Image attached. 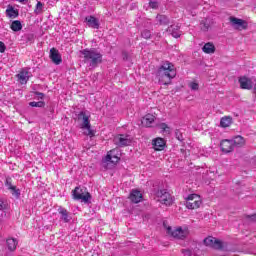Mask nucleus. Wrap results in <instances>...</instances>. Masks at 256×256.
I'll list each match as a JSON object with an SVG mask.
<instances>
[{
    "label": "nucleus",
    "mask_w": 256,
    "mask_h": 256,
    "mask_svg": "<svg viewBox=\"0 0 256 256\" xmlns=\"http://www.w3.org/2000/svg\"><path fill=\"white\" fill-rule=\"evenodd\" d=\"M156 77L160 85H171V80L177 77V70L175 65L169 61L162 62L156 72Z\"/></svg>",
    "instance_id": "obj_1"
},
{
    "label": "nucleus",
    "mask_w": 256,
    "mask_h": 256,
    "mask_svg": "<svg viewBox=\"0 0 256 256\" xmlns=\"http://www.w3.org/2000/svg\"><path fill=\"white\" fill-rule=\"evenodd\" d=\"M83 57V62L88 66L95 68L103 63V54L97 48H86L80 51Z\"/></svg>",
    "instance_id": "obj_2"
},
{
    "label": "nucleus",
    "mask_w": 256,
    "mask_h": 256,
    "mask_svg": "<svg viewBox=\"0 0 256 256\" xmlns=\"http://www.w3.org/2000/svg\"><path fill=\"white\" fill-rule=\"evenodd\" d=\"M78 121H82L80 124V129H86L84 135L87 137H95V132L91 129V121L89 120V115L85 111H81L77 117Z\"/></svg>",
    "instance_id": "obj_3"
},
{
    "label": "nucleus",
    "mask_w": 256,
    "mask_h": 256,
    "mask_svg": "<svg viewBox=\"0 0 256 256\" xmlns=\"http://www.w3.org/2000/svg\"><path fill=\"white\" fill-rule=\"evenodd\" d=\"M225 143L226 147H228L226 148L225 153H231L235 147H243L245 145V138L242 136H236L233 140L226 139Z\"/></svg>",
    "instance_id": "obj_4"
},
{
    "label": "nucleus",
    "mask_w": 256,
    "mask_h": 256,
    "mask_svg": "<svg viewBox=\"0 0 256 256\" xmlns=\"http://www.w3.org/2000/svg\"><path fill=\"white\" fill-rule=\"evenodd\" d=\"M203 243L206 247L210 249H215L216 251H221L223 249V241L213 237L208 236L203 240Z\"/></svg>",
    "instance_id": "obj_5"
},
{
    "label": "nucleus",
    "mask_w": 256,
    "mask_h": 256,
    "mask_svg": "<svg viewBox=\"0 0 256 256\" xmlns=\"http://www.w3.org/2000/svg\"><path fill=\"white\" fill-rule=\"evenodd\" d=\"M156 197L159 203H162V205H166L167 207L173 205V198L171 197V194L167 192V190H158Z\"/></svg>",
    "instance_id": "obj_6"
},
{
    "label": "nucleus",
    "mask_w": 256,
    "mask_h": 256,
    "mask_svg": "<svg viewBox=\"0 0 256 256\" xmlns=\"http://www.w3.org/2000/svg\"><path fill=\"white\" fill-rule=\"evenodd\" d=\"M187 209H199L201 207V197L197 194H190L186 200Z\"/></svg>",
    "instance_id": "obj_7"
},
{
    "label": "nucleus",
    "mask_w": 256,
    "mask_h": 256,
    "mask_svg": "<svg viewBox=\"0 0 256 256\" xmlns=\"http://www.w3.org/2000/svg\"><path fill=\"white\" fill-rule=\"evenodd\" d=\"M73 197L76 201H81L82 203H89L91 199V194L89 192L84 193L83 190L79 187H76L73 190Z\"/></svg>",
    "instance_id": "obj_8"
},
{
    "label": "nucleus",
    "mask_w": 256,
    "mask_h": 256,
    "mask_svg": "<svg viewBox=\"0 0 256 256\" xmlns=\"http://www.w3.org/2000/svg\"><path fill=\"white\" fill-rule=\"evenodd\" d=\"M229 21H230L232 27L234 29H237L238 31H243V30L247 29V27H248L247 21H245L243 19H239V18H235V17L231 16L229 18Z\"/></svg>",
    "instance_id": "obj_9"
},
{
    "label": "nucleus",
    "mask_w": 256,
    "mask_h": 256,
    "mask_svg": "<svg viewBox=\"0 0 256 256\" xmlns=\"http://www.w3.org/2000/svg\"><path fill=\"white\" fill-rule=\"evenodd\" d=\"M168 233H171L172 237L175 239H185L187 235H189V231L187 229H182L181 227L176 228L171 232V227L167 228Z\"/></svg>",
    "instance_id": "obj_10"
},
{
    "label": "nucleus",
    "mask_w": 256,
    "mask_h": 256,
    "mask_svg": "<svg viewBox=\"0 0 256 256\" xmlns=\"http://www.w3.org/2000/svg\"><path fill=\"white\" fill-rule=\"evenodd\" d=\"M119 150H110L105 157L106 163H113V165L119 163Z\"/></svg>",
    "instance_id": "obj_11"
},
{
    "label": "nucleus",
    "mask_w": 256,
    "mask_h": 256,
    "mask_svg": "<svg viewBox=\"0 0 256 256\" xmlns=\"http://www.w3.org/2000/svg\"><path fill=\"white\" fill-rule=\"evenodd\" d=\"M58 213L60 215V221L63 223H71V212H68L67 209H65L63 206H59Z\"/></svg>",
    "instance_id": "obj_12"
},
{
    "label": "nucleus",
    "mask_w": 256,
    "mask_h": 256,
    "mask_svg": "<svg viewBox=\"0 0 256 256\" xmlns=\"http://www.w3.org/2000/svg\"><path fill=\"white\" fill-rule=\"evenodd\" d=\"M114 143L119 147H127V145H131V139H129V136L121 134L114 138Z\"/></svg>",
    "instance_id": "obj_13"
},
{
    "label": "nucleus",
    "mask_w": 256,
    "mask_h": 256,
    "mask_svg": "<svg viewBox=\"0 0 256 256\" xmlns=\"http://www.w3.org/2000/svg\"><path fill=\"white\" fill-rule=\"evenodd\" d=\"M50 59L54 65H61L63 63V58H61V54L56 48L50 50Z\"/></svg>",
    "instance_id": "obj_14"
},
{
    "label": "nucleus",
    "mask_w": 256,
    "mask_h": 256,
    "mask_svg": "<svg viewBox=\"0 0 256 256\" xmlns=\"http://www.w3.org/2000/svg\"><path fill=\"white\" fill-rule=\"evenodd\" d=\"M129 199L132 203H141L143 201V194L141 191L134 189L130 192Z\"/></svg>",
    "instance_id": "obj_15"
},
{
    "label": "nucleus",
    "mask_w": 256,
    "mask_h": 256,
    "mask_svg": "<svg viewBox=\"0 0 256 256\" xmlns=\"http://www.w3.org/2000/svg\"><path fill=\"white\" fill-rule=\"evenodd\" d=\"M239 83H240V87L241 89H253V82L251 81V79L243 76L239 78Z\"/></svg>",
    "instance_id": "obj_16"
},
{
    "label": "nucleus",
    "mask_w": 256,
    "mask_h": 256,
    "mask_svg": "<svg viewBox=\"0 0 256 256\" xmlns=\"http://www.w3.org/2000/svg\"><path fill=\"white\" fill-rule=\"evenodd\" d=\"M85 21L88 25V27H91V29H99L100 27V23H99V19L95 18L94 16H87L85 18Z\"/></svg>",
    "instance_id": "obj_17"
},
{
    "label": "nucleus",
    "mask_w": 256,
    "mask_h": 256,
    "mask_svg": "<svg viewBox=\"0 0 256 256\" xmlns=\"http://www.w3.org/2000/svg\"><path fill=\"white\" fill-rule=\"evenodd\" d=\"M152 145L155 151H163L165 149V139L156 138L153 140Z\"/></svg>",
    "instance_id": "obj_18"
},
{
    "label": "nucleus",
    "mask_w": 256,
    "mask_h": 256,
    "mask_svg": "<svg viewBox=\"0 0 256 256\" xmlns=\"http://www.w3.org/2000/svg\"><path fill=\"white\" fill-rule=\"evenodd\" d=\"M21 85L27 84V81H29V77H31V73L27 70H22L18 75H17Z\"/></svg>",
    "instance_id": "obj_19"
},
{
    "label": "nucleus",
    "mask_w": 256,
    "mask_h": 256,
    "mask_svg": "<svg viewBox=\"0 0 256 256\" xmlns=\"http://www.w3.org/2000/svg\"><path fill=\"white\" fill-rule=\"evenodd\" d=\"M167 33H170L175 39L181 37V31H179V25H171L167 28Z\"/></svg>",
    "instance_id": "obj_20"
},
{
    "label": "nucleus",
    "mask_w": 256,
    "mask_h": 256,
    "mask_svg": "<svg viewBox=\"0 0 256 256\" xmlns=\"http://www.w3.org/2000/svg\"><path fill=\"white\" fill-rule=\"evenodd\" d=\"M6 15L9 19H17V17H19V10H15L13 6H8L6 9Z\"/></svg>",
    "instance_id": "obj_21"
},
{
    "label": "nucleus",
    "mask_w": 256,
    "mask_h": 256,
    "mask_svg": "<svg viewBox=\"0 0 256 256\" xmlns=\"http://www.w3.org/2000/svg\"><path fill=\"white\" fill-rule=\"evenodd\" d=\"M154 122L155 117L153 116V114H147L142 119V125H144V127H151V124H153Z\"/></svg>",
    "instance_id": "obj_22"
},
{
    "label": "nucleus",
    "mask_w": 256,
    "mask_h": 256,
    "mask_svg": "<svg viewBox=\"0 0 256 256\" xmlns=\"http://www.w3.org/2000/svg\"><path fill=\"white\" fill-rule=\"evenodd\" d=\"M6 245L8 247V251H15V249H17V245H19V241L15 238H8L6 240Z\"/></svg>",
    "instance_id": "obj_23"
},
{
    "label": "nucleus",
    "mask_w": 256,
    "mask_h": 256,
    "mask_svg": "<svg viewBox=\"0 0 256 256\" xmlns=\"http://www.w3.org/2000/svg\"><path fill=\"white\" fill-rule=\"evenodd\" d=\"M202 51L207 54L215 53V45H213L211 42H208L202 47Z\"/></svg>",
    "instance_id": "obj_24"
},
{
    "label": "nucleus",
    "mask_w": 256,
    "mask_h": 256,
    "mask_svg": "<svg viewBox=\"0 0 256 256\" xmlns=\"http://www.w3.org/2000/svg\"><path fill=\"white\" fill-rule=\"evenodd\" d=\"M156 21L160 25H169V18L166 15H163V14H158L156 16Z\"/></svg>",
    "instance_id": "obj_25"
},
{
    "label": "nucleus",
    "mask_w": 256,
    "mask_h": 256,
    "mask_svg": "<svg viewBox=\"0 0 256 256\" xmlns=\"http://www.w3.org/2000/svg\"><path fill=\"white\" fill-rule=\"evenodd\" d=\"M10 29H12V31L18 32L21 31V29H23V25L21 24V21L14 20L10 26Z\"/></svg>",
    "instance_id": "obj_26"
},
{
    "label": "nucleus",
    "mask_w": 256,
    "mask_h": 256,
    "mask_svg": "<svg viewBox=\"0 0 256 256\" xmlns=\"http://www.w3.org/2000/svg\"><path fill=\"white\" fill-rule=\"evenodd\" d=\"M200 27L202 31H209V28L211 27V20L210 19H203L200 23Z\"/></svg>",
    "instance_id": "obj_27"
},
{
    "label": "nucleus",
    "mask_w": 256,
    "mask_h": 256,
    "mask_svg": "<svg viewBox=\"0 0 256 256\" xmlns=\"http://www.w3.org/2000/svg\"><path fill=\"white\" fill-rule=\"evenodd\" d=\"M35 15H41L43 13V3L38 1L34 10Z\"/></svg>",
    "instance_id": "obj_28"
},
{
    "label": "nucleus",
    "mask_w": 256,
    "mask_h": 256,
    "mask_svg": "<svg viewBox=\"0 0 256 256\" xmlns=\"http://www.w3.org/2000/svg\"><path fill=\"white\" fill-rule=\"evenodd\" d=\"M10 191H11L12 195H14L15 197L21 196V190L17 189V186L10 187Z\"/></svg>",
    "instance_id": "obj_29"
},
{
    "label": "nucleus",
    "mask_w": 256,
    "mask_h": 256,
    "mask_svg": "<svg viewBox=\"0 0 256 256\" xmlns=\"http://www.w3.org/2000/svg\"><path fill=\"white\" fill-rule=\"evenodd\" d=\"M30 107H45V102L44 101H39V102H30L29 103Z\"/></svg>",
    "instance_id": "obj_30"
},
{
    "label": "nucleus",
    "mask_w": 256,
    "mask_h": 256,
    "mask_svg": "<svg viewBox=\"0 0 256 256\" xmlns=\"http://www.w3.org/2000/svg\"><path fill=\"white\" fill-rule=\"evenodd\" d=\"M141 35L143 39H149L151 37V31L148 29H145L141 32Z\"/></svg>",
    "instance_id": "obj_31"
},
{
    "label": "nucleus",
    "mask_w": 256,
    "mask_h": 256,
    "mask_svg": "<svg viewBox=\"0 0 256 256\" xmlns=\"http://www.w3.org/2000/svg\"><path fill=\"white\" fill-rule=\"evenodd\" d=\"M233 125V118L231 116L225 117V127H230Z\"/></svg>",
    "instance_id": "obj_32"
},
{
    "label": "nucleus",
    "mask_w": 256,
    "mask_h": 256,
    "mask_svg": "<svg viewBox=\"0 0 256 256\" xmlns=\"http://www.w3.org/2000/svg\"><path fill=\"white\" fill-rule=\"evenodd\" d=\"M247 223H255L256 221V214L247 215L246 216Z\"/></svg>",
    "instance_id": "obj_33"
},
{
    "label": "nucleus",
    "mask_w": 256,
    "mask_h": 256,
    "mask_svg": "<svg viewBox=\"0 0 256 256\" xmlns=\"http://www.w3.org/2000/svg\"><path fill=\"white\" fill-rule=\"evenodd\" d=\"M189 87L192 91H198L199 90V84L196 82H190Z\"/></svg>",
    "instance_id": "obj_34"
},
{
    "label": "nucleus",
    "mask_w": 256,
    "mask_h": 256,
    "mask_svg": "<svg viewBox=\"0 0 256 256\" xmlns=\"http://www.w3.org/2000/svg\"><path fill=\"white\" fill-rule=\"evenodd\" d=\"M149 6L151 9H157V7H159V3H157V0H150Z\"/></svg>",
    "instance_id": "obj_35"
},
{
    "label": "nucleus",
    "mask_w": 256,
    "mask_h": 256,
    "mask_svg": "<svg viewBox=\"0 0 256 256\" xmlns=\"http://www.w3.org/2000/svg\"><path fill=\"white\" fill-rule=\"evenodd\" d=\"M175 137L178 139V141H183V134L179 130H176Z\"/></svg>",
    "instance_id": "obj_36"
},
{
    "label": "nucleus",
    "mask_w": 256,
    "mask_h": 256,
    "mask_svg": "<svg viewBox=\"0 0 256 256\" xmlns=\"http://www.w3.org/2000/svg\"><path fill=\"white\" fill-rule=\"evenodd\" d=\"M160 129H162V131H164V132H167V131H169V126L166 123H161Z\"/></svg>",
    "instance_id": "obj_37"
},
{
    "label": "nucleus",
    "mask_w": 256,
    "mask_h": 256,
    "mask_svg": "<svg viewBox=\"0 0 256 256\" xmlns=\"http://www.w3.org/2000/svg\"><path fill=\"white\" fill-rule=\"evenodd\" d=\"M5 49H7L5 43L0 41V53H5Z\"/></svg>",
    "instance_id": "obj_38"
},
{
    "label": "nucleus",
    "mask_w": 256,
    "mask_h": 256,
    "mask_svg": "<svg viewBox=\"0 0 256 256\" xmlns=\"http://www.w3.org/2000/svg\"><path fill=\"white\" fill-rule=\"evenodd\" d=\"M6 186L8 187V189L11 190V187H14L12 184H11V178H7L6 179Z\"/></svg>",
    "instance_id": "obj_39"
},
{
    "label": "nucleus",
    "mask_w": 256,
    "mask_h": 256,
    "mask_svg": "<svg viewBox=\"0 0 256 256\" xmlns=\"http://www.w3.org/2000/svg\"><path fill=\"white\" fill-rule=\"evenodd\" d=\"M183 255L191 256L192 252L189 249H182Z\"/></svg>",
    "instance_id": "obj_40"
},
{
    "label": "nucleus",
    "mask_w": 256,
    "mask_h": 256,
    "mask_svg": "<svg viewBox=\"0 0 256 256\" xmlns=\"http://www.w3.org/2000/svg\"><path fill=\"white\" fill-rule=\"evenodd\" d=\"M7 205H5V202H3V200L0 199V211H3V209H6Z\"/></svg>",
    "instance_id": "obj_41"
},
{
    "label": "nucleus",
    "mask_w": 256,
    "mask_h": 256,
    "mask_svg": "<svg viewBox=\"0 0 256 256\" xmlns=\"http://www.w3.org/2000/svg\"><path fill=\"white\" fill-rule=\"evenodd\" d=\"M33 39H35V36L33 34H29L27 36V41H33Z\"/></svg>",
    "instance_id": "obj_42"
},
{
    "label": "nucleus",
    "mask_w": 256,
    "mask_h": 256,
    "mask_svg": "<svg viewBox=\"0 0 256 256\" xmlns=\"http://www.w3.org/2000/svg\"><path fill=\"white\" fill-rule=\"evenodd\" d=\"M37 97H39V99H43V97H45V94L41 93V92H36Z\"/></svg>",
    "instance_id": "obj_43"
},
{
    "label": "nucleus",
    "mask_w": 256,
    "mask_h": 256,
    "mask_svg": "<svg viewBox=\"0 0 256 256\" xmlns=\"http://www.w3.org/2000/svg\"><path fill=\"white\" fill-rule=\"evenodd\" d=\"M220 126L225 127V117L221 118L220 120Z\"/></svg>",
    "instance_id": "obj_44"
},
{
    "label": "nucleus",
    "mask_w": 256,
    "mask_h": 256,
    "mask_svg": "<svg viewBox=\"0 0 256 256\" xmlns=\"http://www.w3.org/2000/svg\"><path fill=\"white\" fill-rule=\"evenodd\" d=\"M223 143H225V140H222L220 143V147H222V151H225V148H223Z\"/></svg>",
    "instance_id": "obj_45"
},
{
    "label": "nucleus",
    "mask_w": 256,
    "mask_h": 256,
    "mask_svg": "<svg viewBox=\"0 0 256 256\" xmlns=\"http://www.w3.org/2000/svg\"><path fill=\"white\" fill-rule=\"evenodd\" d=\"M19 3H26L27 0H17Z\"/></svg>",
    "instance_id": "obj_46"
}]
</instances>
